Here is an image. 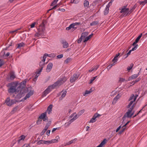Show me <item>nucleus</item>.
<instances>
[{
    "label": "nucleus",
    "mask_w": 147,
    "mask_h": 147,
    "mask_svg": "<svg viewBox=\"0 0 147 147\" xmlns=\"http://www.w3.org/2000/svg\"><path fill=\"white\" fill-rule=\"evenodd\" d=\"M119 9L120 10V13H122L121 15L123 16H127L128 15L130 14L132 12L131 10L127 7L126 6L122 7Z\"/></svg>",
    "instance_id": "obj_5"
},
{
    "label": "nucleus",
    "mask_w": 147,
    "mask_h": 147,
    "mask_svg": "<svg viewBox=\"0 0 147 147\" xmlns=\"http://www.w3.org/2000/svg\"><path fill=\"white\" fill-rule=\"evenodd\" d=\"M59 127H57L56 128H53L52 131V132L53 133L56 130L59 129Z\"/></svg>",
    "instance_id": "obj_53"
},
{
    "label": "nucleus",
    "mask_w": 147,
    "mask_h": 147,
    "mask_svg": "<svg viewBox=\"0 0 147 147\" xmlns=\"http://www.w3.org/2000/svg\"><path fill=\"white\" fill-rule=\"evenodd\" d=\"M69 117L70 118H72L70 120L73 122L78 117V116L76 113H74L70 115Z\"/></svg>",
    "instance_id": "obj_13"
},
{
    "label": "nucleus",
    "mask_w": 147,
    "mask_h": 147,
    "mask_svg": "<svg viewBox=\"0 0 147 147\" xmlns=\"http://www.w3.org/2000/svg\"><path fill=\"white\" fill-rule=\"evenodd\" d=\"M130 102L127 106V108H131V106L133 105H134V101L132 100H130Z\"/></svg>",
    "instance_id": "obj_31"
},
{
    "label": "nucleus",
    "mask_w": 147,
    "mask_h": 147,
    "mask_svg": "<svg viewBox=\"0 0 147 147\" xmlns=\"http://www.w3.org/2000/svg\"><path fill=\"white\" fill-rule=\"evenodd\" d=\"M80 22H76L73 23L69 25V26L66 28V30H69L71 28H73L74 30H76L78 27L81 24Z\"/></svg>",
    "instance_id": "obj_7"
},
{
    "label": "nucleus",
    "mask_w": 147,
    "mask_h": 147,
    "mask_svg": "<svg viewBox=\"0 0 147 147\" xmlns=\"http://www.w3.org/2000/svg\"><path fill=\"white\" fill-rule=\"evenodd\" d=\"M67 93V92L66 91H65L63 92V93H62L61 96L60 98V100H62L64 97L66 95Z\"/></svg>",
    "instance_id": "obj_36"
},
{
    "label": "nucleus",
    "mask_w": 147,
    "mask_h": 147,
    "mask_svg": "<svg viewBox=\"0 0 147 147\" xmlns=\"http://www.w3.org/2000/svg\"><path fill=\"white\" fill-rule=\"evenodd\" d=\"M60 139L59 137V136H57L55 137V139L51 140V144L53 143H57L58 142Z\"/></svg>",
    "instance_id": "obj_19"
},
{
    "label": "nucleus",
    "mask_w": 147,
    "mask_h": 147,
    "mask_svg": "<svg viewBox=\"0 0 147 147\" xmlns=\"http://www.w3.org/2000/svg\"><path fill=\"white\" fill-rule=\"evenodd\" d=\"M134 108V105H133L131 108H128L127 112L125 114L123 117V121L125 120L127 118H130L133 115L134 111H132Z\"/></svg>",
    "instance_id": "obj_4"
},
{
    "label": "nucleus",
    "mask_w": 147,
    "mask_h": 147,
    "mask_svg": "<svg viewBox=\"0 0 147 147\" xmlns=\"http://www.w3.org/2000/svg\"><path fill=\"white\" fill-rule=\"evenodd\" d=\"M84 112V110L83 109L80 111L78 113V114L77 115L78 117L81 115L82 114H83Z\"/></svg>",
    "instance_id": "obj_40"
},
{
    "label": "nucleus",
    "mask_w": 147,
    "mask_h": 147,
    "mask_svg": "<svg viewBox=\"0 0 147 147\" xmlns=\"http://www.w3.org/2000/svg\"><path fill=\"white\" fill-rule=\"evenodd\" d=\"M88 34V33L87 32H85L82 33V34L81 36L83 38H84Z\"/></svg>",
    "instance_id": "obj_33"
},
{
    "label": "nucleus",
    "mask_w": 147,
    "mask_h": 147,
    "mask_svg": "<svg viewBox=\"0 0 147 147\" xmlns=\"http://www.w3.org/2000/svg\"><path fill=\"white\" fill-rule=\"evenodd\" d=\"M58 11H60L62 12H64L65 11V10L64 9H60L59 8L58 9Z\"/></svg>",
    "instance_id": "obj_64"
},
{
    "label": "nucleus",
    "mask_w": 147,
    "mask_h": 147,
    "mask_svg": "<svg viewBox=\"0 0 147 147\" xmlns=\"http://www.w3.org/2000/svg\"><path fill=\"white\" fill-rule=\"evenodd\" d=\"M46 112H44L42 114L39 116V118L42 120L44 121H47L48 120L47 117L46 115Z\"/></svg>",
    "instance_id": "obj_12"
},
{
    "label": "nucleus",
    "mask_w": 147,
    "mask_h": 147,
    "mask_svg": "<svg viewBox=\"0 0 147 147\" xmlns=\"http://www.w3.org/2000/svg\"><path fill=\"white\" fill-rule=\"evenodd\" d=\"M52 107L53 105L52 104L50 105L48 107L47 110L45 112H46V113H48L49 114H50L51 113Z\"/></svg>",
    "instance_id": "obj_18"
},
{
    "label": "nucleus",
    "mask_w": 147,
    "mask_h": 147,
    "mask_svg": "<svg viewBox=\"0 0 147 147\" xmlns=\"http://www.w3.org/2000/svg\"><path fill=\"white\" fill-rule=\"evenodd\" d=\"M35 25V22H34V23H32L30 25L31 28H34V27Z\"/></svg>",
    "instance_id": "obj_58"
},
{
    "label": "nucleus",
    "mask_w": 147,
    "mask_h": 147,
    "mask_svg": "<svg viewBox=\"0 0 147 147\" xmlns=\"http://www.w3.org/2000/svg\"><path fill=\"white\" fill-rule=\"evenodd\" d=\"M47 56H49V57H50V56H49V54H48L47 53H45V54L43 56V57H42V59H43L44 58V57H45V59H46V57Z\"/></svg>",
    "instance_id": "obj_52"
},
{
    "label": "nucleus",
    "mask_w": 147,
    "mask_h": 147,
    "mask_svg": "<svg viewBox=\"0 0 147 147\" xmlns=\"http://www.w3.org/2000/svg\"><path fill=\"white\" fill-rule=\"evenodd\" d=\"M92 91V88L90 89L89 90H87L85 92L84 94V96H87V94L90 93Z\"/></svg>",
    "instance_id": "obj_34"
},
{
    "label": "nucleus",
    "mask_w": 147,
    "mask_h": 147,
    "mask_svg": "<svg viewBox=\"0 0 147 147\" xmlns=\"http://www.w3.org/2000/svg\"><path fill=\"white\" fill-rule=\"evenodd\" d=\"M22 147H30L29 144H26L23 145Z\"/></svg>",
    "instance_id": "obj_57"
},
{
    "label": "nucleus",
    "mask_w": 147,
    "mask_h": 147,
    "mask_svg": "<svg viewBox=\"0 0 147 147\" xmlns=\"http://www.w3.org/2000/svg\"><path fill=\"white\" fill-rule=\"evenodd\" d=\"M121 125H120L116 129V132H117L119 130L121 129Z\"/></svg>",
    "instance_id": "obj_59"
},
{
    "label": "nucleus",
    "mask_w": 147,
    "mask_h": 147,
    "mask_svg": "<svg viewBox=\"0 0 147 147\" xmlns=\"http://www.w3.org/2000/svg\"><path fill=\"white\" fill-rule=\"evenodd\" d=\"M83 39V38L82 37V36L80 37V38L78 40L77 42L78 43H80L82 40Z\"/></svg>",
    "instance_id": "obj_55"
},
{
    "label": "nucleus",
    "mask_w": 147,
    "mask_h": 147,
    "mask_svg": "<svg viewBox=\"0 0 147 147\" xmlns=\"http://www.w3.org/2000/svg\"><path fill=\"white\" fill-rule=\"evenodd\" d=\"M51 140H45V144L47 145H49L50 144H51Z\"/></svg>",
    "instance_id": "obj_48"
},
{
    "label": "nucleus",
    "mask_w": 147,
    "mask_h": 147,
    "mask_svg": "<svg viewBox=\"0 0 147 147\" xmlns=\"http://www.w3.org/2000/svg\"><path fill=\"white\" fill-rule=\"evenodd\" d=\"M63 57V54H60L59 55L57 56V57L58 59H60L62 58Z\"/></svg>",
    "instance_id": "obj_54"
},
{
    "label": "nucleus",
    "mask_w": 147,
    "mask_h": 147,
    "mask_svg": "<svg viewBox=\"0 0 147 147\" xmlns=\"http://www.w3.org/2000/svg\"><path fill=\"white\" fill-rule=\"evenodd\" d=\"M16 78V76L15 75L14 73L13 72H11L10 73V78L11 80L14 79Z\"/></svg>",
    "instance_id": "obj_29"
},
{
    "label": "nucleus",
    "mask_w": 147,
    "mask_h": 147,
    "mask_svg": "<svg viewBox=\"0 0 147 147\" xmlns=\"http://www.w3.org/2000/svg\"><path fill=\"white\" fill-rule=\"evenodd\" d=\"M45 27L43 23L42 24L37 28L38 32L34 35L36 37H42L45 36Z\"/></svg>",
    "instance_id": "obj_3"
},
{
    "label": "nucleus",
    "mask_w": 147,
    "mask_h": 147,
    "mask_svg": "<svg viewBox=\"0 0 147 147\" xmlns=\"http://www.w3.org/2000/svg\"><path fill=\"white\" fill-rule=\"evenodd\" d=\"M24 43L22 42L18 44V46L17 47V49H20L21 47L24 46Z\"/></svg>",
    "instance_id": "obj_38"
},
{
    "label": "nucleus",
    "mask_w": 147,
    "mask_h": 147,
    "mask_svg": "<svg viewBox=\"0 0 147 147\" xmlns=\"http://www.w3.org/2000/svg\"><path fill=\"white\" fill-rule=\"evenodd\" d=\"M53 66V64L51 63H49L47 65L46 71L47 72H49L52 69Z\"/></svg>",
    "instance_id": "obj_16"
},
{
    "label": "nucleus",
    "mask_w": 147,
    "mask_h": 147,
    "mask_svg": "<svg viewBox=\"0 0 147 147\" xmlns=\"http://www.w3.org/2000/svg\"><path fill=\"white\" fill-rule=\"evenodd\" d=\"M63 47L64 48H66L68 46V44L66 42H62Z\"/></svg>",
    "instance_id": "obj_35"
},
{
    "label": "nucleus",
    "mask_w": 147,
    "mask_h": 147,
    "mask_svg": "<svg viewBox=\"0 0 147 147\" xmlns=\"http://www.w3.org/2000/svg\"><path fill=\"white\" fill-rule=\"evenodd\" d=\"M134 47H133L132 49L131 50L132 51H134L136 50L138 48V45L136 44L134 45H133Z\"/></svg>",
    "instance_id": "obj_39"
},
{
    "label": "nucleus",
    "mask_w": 147,
    "mask_h": 147,
    "mask_svg": "<svg viewBox=\"0 0 147 147\" xmlns=\"http://www.w3.org/2000/svg\"><path fill=\"white\" fill-rule=\"evenodd\" d=\"M46 131V130H45V129H43L42 131L41 132L40 134L41 135H43Z\"/></svg>",
    "instance_id": "obj_62"
},
{
    "label": "nucleus",
    "mask_w": 147,
    "mask_h": 147,
    "mask_svg": "<svg viewBox=\"0 0 147 147\" xmlns=\"http://www.w3.org/2000/svg\"><path fill=\"white\" fill-rule=\"evenodd\" d=\"M120 96L119 94H118L113 99L112 102V104H115L117 100L120 98Z\"/></svg>",
    "instance_id": "obj_17"
},
{
    "label": "nucleus",
    "mask_w": 147,
    "mask_h": 147,
    "mask_svg": "<svg viewBox=\"0 0 147 147\" xmlns=\"http://www.w3.org/2000/svg\"><path fill=\"white\" fill-rule=\"evenodd\" d=\"M136 97L134 95H132L129 99V100H132L135 101L136 99Z\"/></svg>",
    "instance_id": "obj_30"
},
{
    "label": "nucleus",
    "mask_w": 147,
    "mask_h": 147,
    "mask_svg": "<svg viewBox=\"0 0 147 147\" xmlns=\"http://www.w3.org/2000/svg\"><path fill=\"white\" fill-rule=\"evenodd\" d=\"M11 86L8 90V92L9 93H13L15 92L16 94H17L15 98H20L24 95L25 92V89L20 88H18L17 89L16 88L17 87L16 85L13 83L11 84Z\"/></svg>",
    "instance_id": "obj_1"
},
{
    "label": "nucleus",
    "mask_w": 147,
    "mask_h": 147,
    "mask_svg": "<svg viewBox=\"0 0 147 147\" xmlns=\"http://www.w3.org/2000/svg\"><path fill=\"white\" fill-rule=\"evenodd\" d=\"M71 61V59L70 58H68L65 61V63H67Z\"/></svg>",
    "instance_id": "obj_50"
},
{
    "label": "nucleus",
    "mask_w": 147,
    "mask_h": 147,
    "mask_svg": "<svg viewBox=\"0 0 147 147\" xmlns=\"http://www.w3.org/2000/svg\"><path fill=\"white\" fill-rule=\"evenodd\" d=\"M101 116V115L98 114V113H95L93 116L92 118L90 120L89 123H94L96 121V119L97 117Z\"/></svg>",
    "instance_id": "obj_10"
},
{
    "label": "nucleus",
    "mask_w": 147,
    "mask_h": 147,
    "mask_svg": "<svg viewBox=\"0 0 147 147\" xmlns=\"http://www.w3.org/2000/svg\"><path fill=\"white\" fill-rule=\"evenodd\" d=\"M93 34H91L89 36L87 37H86L85 38V40L84 41V42H85L88 40L93 35Z\"/></svg>",
    "instance_id": "obj_32"
},
{
    "label": "nucleus",
    "mask_w": 147,
    "mask_h": 147,
    "mask_svg": "<svg viewBox=\"0 0 147 147\" xmlns=\"http://www.w3.org/2000/svg\"><path fill=\"white\" fill-rule=\"evenodd\" d=\"M98 22L97 21H94L90 24L91 26H95L96 25L98 24Z\"/></svg>",
    "instance_id": "obj_42"
},
{
    "label": "nucleus",
    "mask_w": 147,
    "mask_h": 147,
    "mask_svg": "<svg viewBox=\"0 0 147 147\" xmlns=\"http://www.w3.org/2000/svg\"><path fill=\"white\" fill-rule=\"evenodd\" d=\"M107 141V140L106 139H105L104 140L101 142L100 144L97 146L96 147H102V146L105 145L106 144Z\"/></svg>",
    "instance_id": "obj_23"
},
{
    "label": "nucleus",
    "mask_w": 147,
    "mask_h": 147,
    "mask_svg": "<svg viewBox=\"0 0 147 147\" xmlns=\"http://www.w3.org/2000/svg\"><path fill=\"white\" fill-rule=\"evenodd\" d=\"M77 140V138H74L73 140H72L66 143V144L65 145V146L71 144L72 143H74Z\"/></svg>",
    "instance_id": "obj_21"
},
{
    "label": "nucleus",
    "mask_w": 147,
    "mask_h": 147,
    "mask_svg": "<svg viewBox=\"0 0 147 147\" xmlns=\"http://www.w3.org/2000/svg\"><path fill=\"white\" fill-rule=\"evenodd\" d=\"M131 51H132L131 50H130L128 52V53L124 56L125 58H126L130 54Z\"/></svg>",
    "instance_id": "obj_46"
},
{
    "label": "nucleus",
    "mask_w": 147,
    "mask_h": 147,
    "mask_svg": "<svg viewBox=\"0 0 147 147\" xmlns=\"http://www.w3.org/2000/svg\"><path fill=\"white\" fill-rule=\"evenodd\" d=\"M84 5L86 8H88L89 6V2L87 0H85L84 3Z\"/></svg>",
    "instance_id": "obj_25"
},
{
    "label": "nucleus",
    "mask_w": 147,
    "mask_h": 147,
    "mask_svg": "<svg viewBox=\"0 0 147 147\" xmlns=\"http://www.w3.org/2000/svg\"><path fill=\"white\" fill-rule=\"evenodd\" d=\"M126 81L125 79L122 78H119V81L120 82H124Z\"/></svg>",
    "instance_id": "obj_44"
},
{
    "label": "nucleus",
    "mask_w": 147,
    "mask_h": 147,
    "mask_svg": "<svg viewBox=\"0 0 147 147\" xmlns=\"http://www.w3.org/2000/svg\"><path fill=\"white\" fill-rule=\"evenodd\" d=\"M142 35V34L141 33L136 38L135 41L133 43L132 45H134L138 42L139 39L141 37Z\"/></svg>",
    "instance_id": "obj_24"
},
{
    "label": "nucleus",
    "mask_w": 147,
    "mask_h": 147,
    "mask_svg": "<svg viewBox=\"0 0 147 147\" xmlns=\"http://www.w3.org/2000/svg\"><path fill=\"white\" fill-rule=\"evenodd\" d=\"M133 65V63H131L130 66L128 67L127 68V70L128 72H129L132 69Z\"/></svg>",
    "instance_id": "obj_41"
},
{
    "label": "nucleus",
    "mask_w": 147,
    "mask_h": 147,
    "mask_svg": "<svg viewBox=\"0 0 147 147\" xmlns=\"http://www.w3.org/2000/svg\"><path fill=\"white\" fill-rule=\"evenodd\" d=\"M26 136L22 135H21L18 138V140L17 141V142L18 144H20L21 143L23 142L24 140L26 138Z\"/></svg>",
    "instance_id": "obj_14"
},
{
    "label": "nucleus",
    "mask_w": 147,
    "mask_h": 147,
    "mask_svg": "<svg viewBox=\"0 0 147 147\" xmlns=\"http://www.w3.org/2000/svg\"><path fill=\"white\" fill-rule=\"evenodd\" d=\"M121 127L122 128L120 132V134L122 133L125 130V129H126L125 127H122V126Z\"/></svg>",
    "instance_id": "obj_56"
},
{
    "label": "nucleus",
    "mask_w": 147,
    "mask_h": 147,
    "mask_svg": "<svg viewBox=\"0 0 147 147\" xmlns=\"http://www.w3.org/2000/svg\"><path fill=\"white\" fill-rule=\"evenodd\" d=\"M80 76V74H79L75 73L74 74L73 76H71L70 78V82L71 83L74 82L76 80H77Z\"/></svg>",
    "instance_id": "obj_9"
},
{
    "label": "nucleus",
    "mask_w": 147,
    "mask_h": 147,
    "mask_svg": "<svg viewBox=\"0 0 147 147\" xmlns=\"http://www.w3.org/2000/svg\"><path fill=\"white\" fill-rule=\"evenodd\" d=\"M42 71L41 70H39L37 72V73L36 75L35 76V78L34 79V81L35 80H37V78L39 76L41 72Z\"/></svg>",
    "instance_id": "obj_28"
},
{
    "label": "nucleus",
    "mask_w": 147,
    "mask_h": 147,
    "mask_svg": "<svg viewBox=\"0 0 147 147\" xmlns=\"http://www.w3.org/2000/svg\"><path fill=\"white\" fill-rule=\"evenodd\" d=\"M146 3L145 0L140 2V4L143 6Z\"/></svg>",
    "instance_id": "obj_51"
},
{
    "label": "nucleus",
    "mask_w": 147,
    "mask_h": 147,
    "mask_svg": "<svg viewBox=\"0 0 147 147\" xmlns=\"http://www.w3.org/2000/svg\"><path fill=\"white\" fill-rule=\"evenodd\" d=\"M99 67V65H96L95 66L93 67L92 68H91L90 70H89V71L90 72H92L93 71H96L98 68Z\"/></svg>",
    "instance_id": "obj_26"
},
{
    "label": "nucleus",
    "mask_w": 147,
    "mask_h": 147,
    "mask_svg": "<svg viewBox=\"0 0 147 147\" xmlns=\"http://www.w3.org/2000/svg\"><path fill=\"white\" fill-rule=\"evenodd\" d=\"M59 5H60V3H59L58 4H57V5H54L52 9H54L56 7H58Z\"/></svg>",
    "instance_id": "obj_60"
},
{
    "label": "nucleus",
    "mask_w": 147,
    "mask_h": 147,
    "mask_svg": "<svg viewBox=\"0 0 147 147\" xmlns=\"http://www.w3.org/2000/svg\"><path fill=\"white\" fill-rule=\"evenodd\" d=\"M50 92V90H49L48 88H47L43 93V96H45L47 94L49 93Z\"/></svg>",
    "instance_id": "obj_27"
},
{
    "label": "nucleus",
    "mask_w": 147,
    "mask_h": 147,
    "mask_svg": "<svg viewBox=\"0 0 147 147\" xmlns=\"http://www.w3.org/2000/svg\"><path fill=\"white\" fill-rule=\"evenodd\" d=\"M50 131H51L50 130H48L46 132V134L47 136H49Z\"/></svg>",
    "instance_id": "obj_61"
},
{
    "label": "nucleus",
    "mask_w": 147,
    "mask_h": 147,
    "mask_svg": "<svg viewBox=\"0 0 147 147\" xmlns=\"http://www.w3.org/2000/svg\"><path fill=\"white\" fill-rule=\"evenodd\" d=\"M97 78V76H96L92 78L90 80V82L89 83V84H91L92 83L93 81L96 78Z\"/></svg>",
    "instance_id": "obj_43"
},
{
    "label": "nucleus",
    "mask_w": 147,
    "mask_h": 147,
    "mask_svg": "<svg viewBox=\"0 0 147 147\" xmlns=\"http://www.w3.org/2000/svg\"><path fill=\"white\" fill-rule=\"evenodd\" d=\"M112 2L110 1L108 4L106 5V7L104 11V14L105 15H107L108 14L109 10V8L110 6L112 5Z\"/></svg>",
    "instance_id": "obj_11"
},
{
    "label": "nucleus",
    "mask_w": 147,
    "mask_h": 147,
    "mask_svg": "<svg viewBox=\"0 0 147 147\" xmlns=\"http://www.w3.org/2000/svg\"><path fill=\"white\" fill-rule=\"evenodd\" d=\"M9 54L10 53L9 52H7L6 54H5V51H3L1 52V57H6L8 56Z\"/></svg>",
    "instance_id": "obj_20"
},
{
    "label": "nucleus",
    "mask_w": 147,
    "mask_h": 147,
    "mask_svg": "<svg viewBox=\"0 0 147 147\" xmlns=\"http://www.w3.org/2000/svg\"><path fill=\"white\" fill-rule=\"evenodd\" d=\"M138 76V74H134L129 78L128 79V80L130 81L134 79L137 78Z\"/></svg>",
    "instance_id": "obj_22"
},
{
    "label": "nucleus",
    "mask_w": 147,
    "mask_h": 147,
    "mask_svg": "<svg viewBox=\"0 0 147 147\" xmlns=\"http://www.w3.org/2000/svg\"><path fill=\"white\" fill-rule=\"evenodd\" d=\"M27 89L28 93L21 100V101H24L25 100H26L27 98H29L34 94V90H32L31 87H28Z\"/></svg>",
    "instance_id": "obj_6"
},
{
    "label": "nucleus",
    "mask_w": 147,
    "mask_h": 147,
    "mask_svg": "<svg viewBox=\"0 0 147 147\" xmlns=\"http://www.w3.org/2000/svg\"><path fill=\"white\" fill-rule=\"evenodd\" d=\"M72 122V121H71V120H70L68 122L66 123L65 124V127H68L71 124V123Z\"/></svg>",
    "instance_id": "obj_37"
},
{
    "label": "nucleus",
    "mask_w": 147,
    "mask_h": 147,
    "mask_svg": "<svg viewBox=\"0 0 147 147\" xmlns=\"http://www.w3.org/2000/svg\"><path fill=\"white\" fill-rule=\"evenodd\" d=\"M66 80L67 78L66 77H63L61 78L60 79L56 82H55L53 84L49 86L47 88L49 90H50V91H51L52 89L59 86L63 84Z\"/></svg>",
    "instance_id": "obj_2"
},
{
    "label": "nucleus",
    "mask_w": 147,
    "mask_h": 147,
    "mask_svg": "<svg viewBox=\"0 0 147 147\" xmlns=\"http://www.w3.org/2000/svg\"><path fill=\"white\" fill-rule=\"evenodd\" d=\"M59 0H54L51 3V5L53 6L55 5Z\"/></svg>",
    "instance_id": "obj_49"
},
{
    "label": "nucleus",
    "mask_w": 147,
    "mask_h": 147,
    "mask_svg": "<svg viewBox=\"0 0 147 147\" xmlns=\"http://www.w3.org/2000/svg\"><path fill=\"white\" fill-rule=\"evenodd\" d=\"M118 60V58L114 57L112 60V61L116 63Z\"/></svg>",
    "instance_id": "obj_47"
},
{
    "label": "nucleus",
    "mask_w": 147,
    "mask_h": 147,
    "mask_svg": "<svg viewBox=\"0 0 147 147\" xmlns=\"http://www.w3.org/2000/svg\"><path fill=\"white\" fill-rule=\"evenodd\" d=\"M4 63V62H3V61L0 59V67H1Z\"/></svg>",
    "instance_id": "obj_63"
},
{
    "label": "nucleus",
    "mask_w": 147,
    "mask_h": 147,
    "mask_svg": "<svg viewBox=\"0 0 147 147\" xmlns=\"http://www.w3.org/2000/svg\"><path fill=\"white\" fill-rule=\"evenodd\" d=\"M45 57H44L43 59H42V60L40 63V69H39V70H41V71L42 70L43 68L45 66Z\"/></svg>",
    "instance_id": "obj_15"
},
{
    "label": "nucleus",
    "mask_w": 147,
    "mask_h": 147,
    "mask_svg": "<svg viewBox=\"0 0 147 147\" xmlns=\"http://www.w3.org/2000/svg\"><path fill=\"white\" fill-rule=\"evenodd\" d=\"M17 101L16 99L10 100L9 97H7L5 100V103L8 106H11L12 105L16 104Z\"/></svg>",
    "instance_id": "obj_8"
},
{
    "label": "nucleus",
    "mask_w": 147,
    "mask_h": 147,
    "mask_svg": "<svg viewBox=\"0 0 147 147\" xmlns=\"http://www.w3.org/2000/svg\"><path fill=\"white\" fill-rule=\"evenodd\" d=\"M141 79V78H138L135 81H133V85H134L135 83H136L138 82L139 81H140Z\"/></svg>",
    "instance_id": "obj_45"
}]
</instances>
